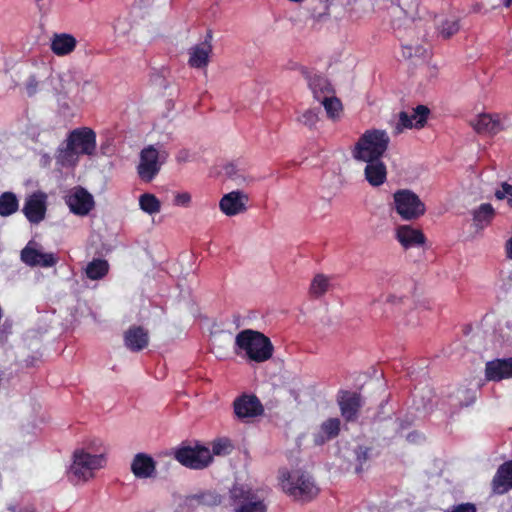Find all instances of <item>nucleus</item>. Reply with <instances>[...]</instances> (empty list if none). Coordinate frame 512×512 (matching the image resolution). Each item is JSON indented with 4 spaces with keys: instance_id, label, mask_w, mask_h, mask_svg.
I'll list each match as a JSON object with an SVG mask.
<instances>
[{
    "instance_id": "a878e982",
    "label": "nucleus",
    "mask_w": 512,
    "mask_h": 512,
    "mask_svg": "<svg viewBox=\"0 0 512 512\" xmlns=\"http://www.w3.org/2000/svg\"><path fill=\"white\" fill-rule=\"evenodd\" d=\"M496 211L490 203H482L472 211L473 224L477 230H483L488 227L494 217Z\"/></svg>"
},
{
    "instance_id": "39448f33",
    "label": "nucleus",
    "mask_w": 512,
    "mask_h": 512,
    "mask_svg": "<svg viewBox=\"0 0 512 512\" xmlns=\"http://www.w3.org/2000/svg\"><path fill=\"white\" fill-rule=\"evenodd\" d=\"M393 205L397 214L405 221L416 220L426 211L424 202L409 189L397 190L393 194Z\"/></svg>"
},
{
    "instance_id": "4468645a",
    "label": "nucleus",
    "mask_w": 512,
    "mask_h": 512,
    "mask_svg": "<svg viewBox=\"0 0 512 512\" xmlns=\"http://www.w3.org/2000/svg\"><path fill=\"white\" fill-rule=\"evenodd\" d=\"M23 213L31 223L41 222L46 213V195L42 192L30 195L25 201Z\"/></svg>"
},
{
    "instance_id": "5fc2aeb1",
    "label": "nucleus",
    "mask_w": 512,
    "mask_h": 512,
    "mask_svg": "<svg viewBox=\"0 0 512 512\" xmlns=\"http://www.w3.org/2000/svg\"><path fill=\"white\" fill-rule=\"evenodd\" d=\"M38 6L43 3L45 0H33Z\"/></svg>"
},
{
    "instance_id": "473e14b6",
    "label": "nucleus",
    "mask_w": 512,
    "mask_h": 512,
    "mask_svg": "<svg viewBox=\"0 0 512 512\" xmlns=\"http://www.w3.org/2000/svg\"><path fill=\"white\" fill-rule=\"evenodd\" d=\"M330 287V278L324 274H317L311 282L310 293L314 297H321L330 289Z\"/></svg>"
},
{
    "instance_id": "58836bf2",
    "label": "nucleus",
    "mask_w": 512,
    "mask_h": 512,
    "mask_svg": "<svg viewBox=\"0 0 512 512\" xmlns=\"http://www.w3.org/2000/svg\"><path fill=\"white\" fill-rule=\"evenodd\" d=\"M232 449L231 442L226 438H220L212 442L213 455L222 456L230 453Z\"/></svg>"
},
{
    "instance_id": "ddd939ff",
    "label": "nucleus",
    "mask_w": 512,
    "mask_h": 512,
    "mask_svg": "<svg viewBox=\"0 0 512 512\" xmlns=\"http://www.w3.org/2000/svg\"><path fill=\"white\" fill-rule=\"evenodd\" d=\"M234 411L239 419L246 420L263 413V406L255 395L244 394L234 401Z\"/></svg>"
},
{
    "instance_id": "e433bc0d",
    "label": "nucleus",
    "mask_w": 512,
    "mask_h": 512,
    "mask_svg": "<svg viewBox=\"0 0 512 512\" xmlns=\"http://www.w3.org/2000/svg\"><path fill=\"white\" fill-rule=\"evenodd\" d=\"M298 121L309 129H313L319 121V111L308 109L298 117Z\"/></svg>"
},
{
    "instance_id": "a18cd8bd",
    "label": "nucleus",
    "mask_w": 512,
    "mask_h": 512,
    "mask_svg": "<svg viewBox=\"0 0 512 512\" xmlns=\"http://www.w3.org/2000/svg\"><path fill=\"white\" fill-rule=\"evenodd\" d=\"M26 92L29 96H33L37 92L38 81L35 76H30L25 84Z\"/></svg>"
},
{
    "instance_id": "bb28decb",
    "label": "nucleus",
    "mask_w": 512,
    "mask_h": 512,
    "mask_svg": "<svg viewBox=\"0 0 512 512\" xmlns=\"http://www.w3.org/2000/svg\"><path fill=\"white\" fill-rule=\"evenodd\" d=\"M109 269L110 265L107 260L94 258L92 261L87 263L84 273L88 279L97 281L103 279L108 274Z\"/></svg>"
},
{
    "instance_id": "8fccbe9b",
    "label": "nucleus",
    "mask_w": 512,
    "mask_h": 512,
    "mask_svg": "<svg viewBox=\"0 0 512 512\" xmlns=\"http://www.w3.org/2000/svg\"><path fill=\"white\" fill-rule=\"evenodd\" d=\"M403 56L404 57H412L413 56V49L410 46H403Z\"/></svg>"
},
{
    "instance_id": "79ce46f5",
    "label": "nucleus",
    "mask_w": 512,
    "mask_h": 512,
    "mask_svg": "<svg viewBox=\"0 0 512 512\" xmlns=\"http://www.w3.org/2000/svg\"><path fill=\"white\" fill-rule=\"evenodd\" d=\"M447 512H477L476 506L472 503H461L454 505Z\"/></svg>"
},
{
    "instance_id": "cd10ccee",
    "label": "nucleus",
    "mask_w": 512,
    "mask_h": 512,
    "mask_svg": "<svg viewBox=\"0 0 512 512\" xmlns=\"http://www.w3.org/2000/svg\"><path fill=\"white\" fill-rule=\"evenodd\" d=\"M340 424L338 418H330L324 421L320 426L319 432L315 435V443L320 445L336 437L340 431Z\"/></svg>"
},
{
    "instance_id": "49530a36",
    "label": "nucleus",
    "mask_w": 512,
    "mask_h": 512,
    "mask_svg": "<svg viewBox=\"0 0 512 512\" xmlns=\"http://www.w3.org/2000/svg\"><path fill=\"white\" fill-rule=\"evenodd\" d=\"M370 451L366 447H358L356 450V458L360 465L369 459Z\"/></svg>"
},
{
    "instance_id": "7ed1b4c3",
    "label": "nucleus",
    "mask_w": 512,
    "mask_h": 512,
    "mask_svg": "<svg viewBox=\"0 0 512 512\" xmlns=\"http://www.w3.org/2000/svg\"><path fill=\"white\" fill-rule=\"evenodd\" d=\"M390 144V137L385 130L368 129L354 144L351 153L356 161L370 162L381 159Z\"/></svg>"
},
{
    "instance_id": "de8ad7c7",
    "label": "nucleus",
    "mask_w": 512,
    "mask_h": 512,
    "mask_svg": "<svg viewBox=\"0 0 512 512\" xmlns=\"http://www.w3.org/2000/svg\"><path fill=\"white\" fill-rule=\"evenodd\" d=\"M225 175L228 176L231 179H238L240 175L238 174V171L236 169V166L234 164H227L224 167Z\"/></svg>"
},
{
    "instance_id": "c756f323",
    "label": "nucleus",
    "mask_w": 512,
    "mask_h": 512,
    "mask_svg": "<svg viewBox=\"0 0 512 512\" xmlns=\"http://www.w3.org/2000/svg\"><path fill=\"white\" fill-rule=\"evenodd\" d=\"M308 85L317 101L321 100L323 95H330L333 93L328 80L320 75L309 77Z\"/></svg>"
},
{
    "instance_id": "a19ab883",
    "label": "nucleus",
    "mask_w": 512,
    "mask_h": 512,
    "mask_svg": "<svg viewBox=\"0 0 512 512\" xmlns=\"http://www.w3.org/2000/svg\"><path fill=\"white\" fill-rule=\"evenodd\" d=\"M191 194L188 192H178L175 194L173 204L178 207H189L191 204Z\"/></svg>"
},
{
    "instance_id": "c85d7f7f",
    "label": "nucleus",
    "mask_w": 512,
    "mask_h": 512,
    "mask_svg": "<svg viewBox=\"0 0 512 512\" xmlns=\"http://www.w3.org/2000/svg\"><path fill=\"white\" fill-rule=\"evenodd\" d=\"M472 126L478 133L494 134L499 131L500 123L490 114H481L472 122Z\"/></svg>"
},
{
    "instance_id": "4c0bfd02",
    "label": "nucleus",
    "mask_w": 512,
    "mask_h": 512,
    "mask_svg": "<svg viewBox=\"0 0 512 512\" xmlns=\"http://www.w3.org/2000/svg\"><path fill=\"white\" fill-rule=\"evenodd\" d=\"M196 500L199 504L205 506H216L221 503V497L214 491H207L197 495Z\"/></svg>"
},
{
    "instance_id": "603ef678",
    "label": "nucleus",
    "mask_w": 512,
    "mask_h": 512,
    "mask_svg": "<svg viewBox=\"0 0 512 512\" xmlns=\"http://www.w3.org/2000/svg\"><path fill=\"white\" fill-rule=\"evenodd\" d=\"M387 283L393 288L397 284V280L392 276L387 280Z\"/></svg>"
},
{
    "instance_id": "f257e3e1",
    "label": "nucleus",
    "mask_w": 512,
    "mask_h": 512,
    "mask_svg": "<svg viewBox=\"0 0 512 512\" xmlns=\"http://www.w3.org/2000/svg\"><path fill=\"white\" fill-rule=\"evenodd\" d=\"M106 464V449L101 441L95 440L74 450L66 471L67 478L75 485L84 484L93 479Z\"/></svg>"
},
{
    "instance_id": "423d86ee",
    "label": "nucleus",
    "mask_w": 512,
    "mask_h": 512,
    "mask_svg": "<svg viewBox=\"0 0 512 512\" xmlns=\"http://www.w3.org/2000/svg\"><path fill=\"white\" fill-rule=\"evenodd\" d=\"M231 504L235 512H264L262 498L245 485H234L230 490Z\"/></svg>"
},
{
    "instance_id": "f704fd0d",
    "label": "nucleus",
    "mask_w": 512,
    "mask_h": 512,
    "mask_svg": "<svg viewBox=\"0 0 512 512\" xmlns=\"http://www.w3.org/2000/svg\"><path fill=\"white\" fill-rule=\"evenodd\" d=\"M460 29L459 21L455 18L446 19L441 23V25L438 27L439 35L444 38L448 39L454 34H456Z\"/></svg>"
},
{
    "instance_id": "f8f14e48",
    "label": "nucleus",
    "mask_w": 512,
    "mask_h": 512,
    "mask_svg": "<svg viewBox=\"0 0 512 512\" xmlns=\"http://www.w3.org/2000/svg\"><path fill=\"white\" fill-rule=\"evenodd\" d=\"M248 200V195L243 191H231L222 196L219 201V209L228 217L236 216L247 210Z\"/></svg>"
},
{
    "instance_id": "c9c22d12",
    "label": "nucleus",
    "mask_w": 512,
    "mask_h": 512,
    "mask_svg": "<svg viewBox=\"0 0 512 512\" xmlns=\"http://www.w3.org/2000/svg\"><path fill=\"white\" fill-rule=\"evenodd\" d=\"M494 196L499 201H506L508 207L512 208V185L502 182L494 191Z\"/></svg>"
},
{
    "instance_id": "5701e85b",
    "label": "nucleus",
    "mask_w": 512,
    "mask_h": 512,
    "mask_svg": "<svg viewBox=\"0 0 512 512\" xmlns=\"http://www.w3.org/2000/svg\"><path fill=\"white\" fill-rule=\"evenodd\" d=\"M512 488V460L502 464L494 478L493 490L498 494H503Z\"/></svg>"
},
{
    "instance_id": "3c124183",
    "label": "nucleus",
    "mask_w": 512,
    "mask_h": 512,
    "mask_svg": "<svg viewBox=\"0 0 512 512\" xmlns=\"http://www.w3.org/2000/svg\"><path fill=\"white\" fill-rule=\"evenodd\" d=\"M506 250L507 256L512 259V237L507 241Z\"/></svg>"
},
{
    "instance_id": "aec40b11",
    "label": "nucleus",
    "mask_w": 512,
    "mask_h": 512,
    "mask_svg": "<svg viewBox=\"0 0 512 512\" xmlns=\"http://www.w3.org/2000/svg\"><path fill=\"white\" fill-rule=\"evenodd\" d=\"M76 46V38L69 33H55L50 40V49L56 56L69 55Z\"/></svg>"
},
{
    "instance_id": "f03ea898",
    "label": "nucleus",
    "mask_w": 512,
    "mask_h": 512,
    "mask_svg": "<svg viewBox=\"0 0 512 512\" xmlns=\"http://www.w3.org/2000/svg\"><path fill=\"white\" fill-rule=\"evenodd\" d=\"M234 351L238 356L245 357L249 361L262 363L272 357L274 347L271 340L263 333L245 329L236 335Z\"/></svg>"
},
{
    "instance_id": "dca6fc26",
    "label": "nucleus",
    "mask_w": 512,
    "mask_h": 512,
    "mask_svg": "<svg viewBox=\"0 0 512 512\" xmlns=\"http://www.w3.org/2000/svg\"><path fill=\"white\" fill-rule=\"evenodd\" d=\"M485 377L489 381H501L512 378V357L488 361Z\"/></svg>"
},
{
    "instance_id": "c03bdc74",
    "label": "nucleus",
    "mask_w": 512,
    "mask_h": 512,
    "mask_svg": "<svg viewBox=\"0 0 512 512\" xmlns=\"http://www.w3.org/2000/svg\"><path fill=\"white\" fill-rule=\"evenodd\" d=\"M405 299L404 295H397L394 293H389L385 296V299H383L384 303L390 304L391 306H397L401 304Z\"/></svg>"
},
{
    "instance_id": "0eeeda50",
    "label": "nucleus",
    "mask_w": 512,
    "mask_h": 512,
    "mask_svg": "<svg viewBox=\"0 0 512 512\" xmlns=\"http://www.w3.org/2000/svg\"><path fill=\"white\" fill-rule=\"evenodd\" d=\"M167 154L160 152L154 146L145 147L140 153V161L137 167L139 177L145 181H152L166 161Z\"/></svg>"
},
{
    "instance_id": "1a4fd4ad",
    "label": "nucleus",
    "mask_w": 512,
    "mask_h": 512,
    "mask_svg": "<svg viewBox=\"0 0 512 512\" xmlns=\"http://www.w3.org/2000/svg\"><path fill=\"white\" fill-rule=\"evenodd\" d=\"M66 140L79 155L92 156L96 151V134L87 127L77 128L72 130Z\"/></svg>"
},
{
    "instance_id": "ea45409f",
    "label": "nucleus",
    "mask_w": 512,
    "mask_h": 512,
    "mask_svg": "<svg viewBox=\"0 0 512 512\" xmlns=\"http://www.w3.org/2000/svg\"><path fill=\"white\" fill-rule=\"evenodd\" d=\"M399 6L406 15L412 16L418 9L419 0H398Z\"/></svg>"
},
{
    "instance_id": "864d4df0",
    "label": "nucleus",
    "mask_w": 512,
    "mask_h": 512,
    "mask_svg": "<svg viewBox=\"0 0 512 512\" xmlns=\"http://www.w3.org/2000/svg\"><path fill=\"white\" fill-rule=\"evenodd\" d=\"M505 7H509L512 4V0H502Z\"/></svg>"
},
{
    "instance_id": "9b49d317",
    "label": "nucleus",
    "mask_w": 512,
    "mask_h": 512,
    "mask_svg": "<svg viewBox=\"0 0 512 512\" xmlns=\"http://www.w3.org/2000/svg\"><path fill=\"white\" fill-rule=\"evenodd\" d=\"M65 202L70 211L79 216L87 215L94 206L92 195L82 187L71 189L65 196Z\"/></svg>"
},
{
    "instance_id": "20e7f679",
    "label": "nucleus",
    "mask_w": 512,
    "mask_h": 512,
    "mask_svg": "<svg viewBox=\"0 0 512 512\" xmlns=\"http://www.w3.org/2000/svg\"><path fill=\"white\" fill-rule=\"evenodd\" d=\"M279 479L282 489L296 500L309 501L319 492L312 477L299 470H282Z\"/></svg>"
},
{
    "instance_id": "b1692460",
    "label": "nucleus",
    "mask_w": 512,
    "mask_h": 512,
    "mask_svg": "<svg viewBox=\"0 0 512 512\" xmlns=\"http://www.w3.org/2000/svg\"><path fill=\"white\" fill-rule=\"evenodd\" d=\"M124 342L129 350L140 351L148 345V333L142 327H131L124 335Z\"/></svg>"
},
{
    "instance_id": "6ab92c4d",
    "label": "nucleus",
    "mask_w": 512,
    "mask_h": 512,
    "mask_svg": "<svg viewBox=\"0 0 512 512\" xmlns=\"http://www.w3.org/2000/svg\"><path fill=\"white\" fill-rule=\"evenodd\" d=\"M131 471L138 479L152 478L156 475L155 461L145 453H138L131 462Z\"/></svg>"
},
{
    "instance_id": "2f4dec72",
    "label": "nucleus",
    "mask_w": 512,
    "mask_h": 512,
    "mask_svg": "<svg viewBox=\"0 0 512 512\" xmlns=\"http://www.w3.org/2000/svg\"><path fill=\"white\" fill-rule=\"evenodd\" d=\"M139 207L144 213L152 216L160 212L161 202L154 194L144 193L139 197Z\"/></svg>"
},
{
    "instance_id": "a211bd4d",
    "label": "nucleus",
    "mask_w": 512,
    "mask_h": 512,
    "mask_svg": "<svg viewBox=\"0 0 512 512\" xmlns=\"http://www.w3.org/2000/svg\"><path fill=\"white\" fill-rule=\"evenodd\" d=\"M341 414L347 421H353L357 418L358 411L362 406V400L359 394L355 392H341L338 398Z\"/></svg>"
},
{
    "instance_id": "412c9836",
    "label": "nucleus",
    "mask_w": 512,
    "mask_h": 512,
    "mask_svg": "<svg viewBox=\"0 0 512 512\" xmlns=\"http://www.w3.org/2000/svg\"><path fill=\"white\" fill-rule=\"evenodd\" d=\"M365 163L364 175L367 182L373 187L381 186L387 179V169L382 158Z\"/></svg>"
},
{
    "instance_id": "393cba45",
    "label": "nucleus",
    "mask_w": 512,
    "mask_h": 512,
    "mask_svg": "<svg viewBox=\"0 0 512 512\" xmlns=\"http://www.w3.org/2000/svg\"><path fill=\"white\" fill-rule=\"evenodd\" d=\"M79 158V153L69 145L67 140L58 147L55 155L56 165L61 168L75 167L79 162Z\"/></svg>"
},
{
    "instance_id": "72a5a7b5",
    "label": "nucleus",
    "mask_w": 512,
    "mask_h": 512,
    "mask_svg": "<svg viewBox=\"0 0 512 512\" xmlns=\"http://www.w3.org/2000/svg\"><path fill=\"white\" fill-rule=\"evenodd\" d=\"M319 102L323 104L326 113L330 118L335 119L339 116L342 105L341 102L332 94L323 95V98L319 100Z\"/></svg>"
},
{
    "instance_id": "f3484780",
    "label": "nucleus",
    "mask_w": 512,
    "mask_h": 512,
    "mask_svg": "<svg viewBox=\"0 0 512 512\" xmlns=\"http://www.w3.org/2000/svg\"><path fill=\"white\" fill-rule=\"evenodd\" d=\"M429 109L423 105L417 106L412 114L401 112L399 114V122L396 126V132L401 133L404 128H421L424 126Z\"/></svg>"
},
{
    "instance_id": "9d476101",
    "label": "nucleus",
    "mask_w": 512,
    "mask_h": 512,
    "mask_svg": "<svg viewBox=\"0 0 512 512\" xmlns=\"http://www.w3.org/2000/svg\"><path fill=\"white\" fill-rule=\"evenodd\" d=\"M21 260L28 266L53 267L58 262L54 253H46L38 248V244L29 241L21 251Z\"/></svg>"
},
{
    "instance_id": "6e6552de",
    "label": "nucleus",
    "mask_w": 512,
    "mask_h": 512,
    "mask_svg": "<svg viewBox=\"0 0 512 512\" xmlns=\"http://www.w3.org/2000/svg\"><path fill=\"white\" fill-rule=\"evenodd\" d=\"M175 458L188 468L203 469L211 463L212 454L209 448L196 445L179 448L175 452Z\"/></svg>"
},
{
    "instance_id": "4be33fe9",
    "label": "nucleus",
    "mask_w": 512,
    "mask_h": 512,
    "mask_svg": "<svg viewBox=\"0 0 512 512\" xmlns=\"http://www.w3.org/2000/svg\"><path fill=\"white\" fill-rule=\"evenodd\" d=\"M211 52L212 46L208 40L191 47L189 50V65L193 68L206 67L209 63Z\"/></svg>"
},
{
    "instance_id": "09e8293b",
    "label": "nucleus",
    "mask_w": 512,
    "mask_h": 512,
    "mask_svg": "<svg viewBox=\"0 0 512 512\" xmlns=\"http://www.w3.org/2000/svg\"><path fill=\"white\" fill-rule=\"evenodd\" d=\"M96 90H97V88L92 82L85 81L81 87V92L83 93L82 99L86 98L85 97L86 92H92V94H93L94 92H96Z\"/></svg>"
},
{
    "instance_id": "2eb2a0df",
    "label": "nucleus",
    "mask_w": 512,
    "mask_h": 512,
    "mask_svg": "<svg viewBox=\"0 0 512 512\" xmlns=\"http://www.w3.org/2000/svg\"><path fill=\"white\" fill-rule=\"evenodd\" d=\"M395 237L404 249L423 246L426 237L421 230L410 225H400L395 230Z\"/></svg>"
},
{
    "instance_id": "7c9ffc66",
    "label": "nucleus",
    "mask_w": 512,
    "mask_h": 512,
    "mask_svg": "<svg viewBox=\"0 0 512 512\" xmlns=\"http://www.w3.org/2000/svg\"><path fill=\"white\" fill-rule=\"evenodd\" d=\"M19 208V201L12 192H4L0 195V216L8 217Z\"/></svg>"
},
{
    "instance_id": "37998d69",
    "label": "nucleus",
    "mask_w": 512,
    "mask_h": 512,
    "mask_svg": "<svg viewBox=\"0 0 512 512\" xmlns=\"http://www.w3.org/2000/svg\"><path fill=\"white\" fill-rule=\"evenodd\" d=\"M194 159V154L188 149H181L176 155V160L179 163H187Z\"/></svg>"
}]
</instances>
